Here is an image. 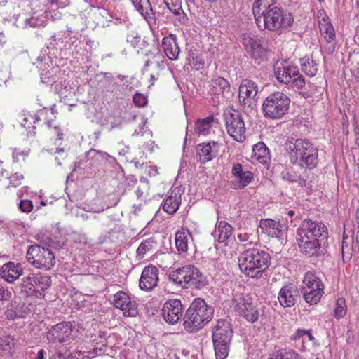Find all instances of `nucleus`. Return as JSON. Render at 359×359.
<instances>
[{"label": "nucleus", "mask_w": 359, "mask_h": 359, "mask_svg": "<svg viewBox=\"0 0 359 359\" xmlns=\"http://www.w3.org/2000/svg\"><path fill=\"white\" fill-rule=\"evenodd\" d=\"M285 151L290 162L302 168L313 170L318 163V149L308 140L288 138Z\"/></svg>", "instance_id": "obj_1"}, {"label": "nucleus", "mask_w": 359, "mask_h": 359, "mask_svg": "<svg viewBox=\"0 0 359 359\" xmlns=\"http://www.w3.org/2000/svg\"><path fill=\"white\" fill-rule=\"evenodd\" d=\"M271 265V256L264 250L252 248L241 253L238 266L248 277L260 278Z\"/></svg>", "instance_id": "obj_2"}, {"label": "nucleus", "mask_w": 359, "mask_h": 359, "mask_svg": "<svg viewBox=\"0 0 359 359\" xmlns=\"http://www.w3.org/2000/svg\"><path fill=\"white\" fill-rule=\"evenodd\" d=\"M213 309L201 298L195 299L184 316V326L189 332L203 327L212 318Z\"/></svg>", "instance_id": "obj_3"}, {"label": "nucleus", "mask_w": 359, "mask_h": 359, "mask_svg": "<svg viewBox=\"0 0 359 359\" xmlns=\"http://www.w3.org/2000/svg\"><path fill=\"white\" fill-rule=\"evenodd\" d=\"M15 285V292L23 297H41L44 296L41 291L48 289L51 285L50 276L39 272L24 273Z\"/></svg>", "instance_id": "obj_4"}, {"label": "nucleus", "mask_w": 359, "mask_h": 359, "mask_svg": "<svg viewBox=\"0 0 359 359\" xmlns=\"http://www.w3.org/2000/svg\"><path fill=\"white\" fill-rule=\"evenodd\" d=\"M169 278L172 283L183 288L201 290L207 285L203 274L195 266L190 264L172 271Z\"/></svg>", "instance_id": "obj_5"}, {"label": "nucleus", "mask_w": 359, "mask_h": 359, "mask_svg": "<svg viewBox=\"0 0 359 359\" xmlns=\"http://www.w3.org/2000/svg\"><path fill=\"white\" fill-rule=\"evenodd\" d=\"M255 18L257 26L261 27L260 23L263 19L264 28L273 32L291 26L294 21L291 13H286L276 6L262 8L259 16Z\"/></svg>", "instance_id": "obj_6"}, {"label": "nucleus", "mask_w": 359, "mask_h": 359, "mask_svg": "<svg viewBox=\"0 0 359 359\" xmlns=\"http://www.w3.org/2000/svg\"><path fill=\"white\" fill-rule=\"evenodd\" d=\"M212 343L217 359H225L229 351L233 338V330L231 323L223 319L217 320L212 331Z\"/></svg>", "instance_id": "obj_7"}, {"label": "nucleus", "mask_w": 359, "mask_h": 359, "mask_svg": "<svg viewBox=\"0 0 359 359\" xmlns=\"http://www.w3.org/2000/svg\"><path fill=\"white\" fill-rule=\"evenodd\" d=\"M290 99L283 92L277 91L270 94L263 102L264 116L271 119H280L287 114Z\"/></svg>", "instance_id": "obj_8"}, {"label": "nucleus", "mask_w": 359, "mask_h": 359, "mask_svg": "<svg viewBox=\"0 0 359 359\" xmlns=\"http://www.w3.org/2000/svg\"><path fill=\"white\" fill-rule=\"evenodd\" d=\"M241 42L251 58L259 63L266 60L269 49L265 39L244 33L241 36Z\"/></svg>", "instance_id": "obj_9"}, {"label": "nucleus", "mask_w": 359, "mask_h": 359, "mask_svg": "<svg viewBox=\"0 0 359 359\" xmlns=\"http://www.w3.org/2000/svg\"><path fill=\"white\" fill-rule=\"evenodd\" d=\"M276 79L285 84H292L299 88L305 85L304 77L299 74L298 68L290 65L287 62H276L273 67Z\"/></svg>", "instance_id": "obj_10"}, {"label": "nucleus", "mask_w": 359, "mask_h": 359, "mask_svg": "<svg viewBox=\"0 0 359 359\" xmlns=\"http://www.w3.org/2000/svg\"><path fill=\"white\" fill-rule=\"evenodd\" d=\"M27 261L36 268L50 269L55 264L51 250L41 245H31L26 255Z\"/></svg>", "instance_id": "obj_11"}, {"label": "nucleus", "mask_w": 359, "mask_h": 359, "mask_svg": "<svg viewBox=\"0 0 359 359\" xmlns=\"http://www.w3.org/2000/svg\"><path fill=\"white\" fill-rule=\"evenodd\" d=\"M234 309L241 316L250 323L257 322L260 316V310L253 304L251 297L243 293L233 295Z\"/></svg>", "instance_id": "obj_12"}, {"label": "nucleus", "mask_w": 359, "mask_h": 359, "mask_svg": "<svg viewBox=\"0 0 359 359\" xmlns=\"http://www.w3.org/2000/svg\"><path fill=\"white\" fill-rule=\"evenodd\" d=\"M226 127L228 134L237 142L245 140L246 128L241 114L238 111L224 114Z\"/></svg>", "instance_id": "obj_13"}, {"label": "nucleus", "mask_w": 359, "mask_h": 359, "mask_svg": "<svg viewBox=\"0 0 359 359\" xmlns=\"http://www.w3.org/2000/svg\"><path fill=\"white\" fill-rule=\"evenodd\" d=\"M297 235L316 236L321 239L327 238V229L322 222L313 221L312 219H304L302 222L297 229Z\"/></svg>", "instance_id": "obj_14"}, {"label": "nucleus", "mask_w": 359, "mask_h": 359, "mask_svg": "<svg viewBox=\"0 0 359 359\" xmlns=\"http://www.w3.org/2000/svg\"><path fill=\"white\" fill-rule=\"evenodd\" d=\"M183 307L179 299H170L167 301L162 309V316L169 324L177 323L182 316Z\"/></svg>", "instance_id": "obj_15"}, {"label": "nucleus", "mask_w": 359, "mask_h": 359, "mask_svg": "<svg viewBox=\"0 0 359 359\" xmlns=\"http://www.w3.org/2000/svg\"><path fill=\"white\" fill-rule=\"evenodd\" d=\"M159 270L154 265L145 266L142 272L139 286L142 290L151 291L158 285Z\"/></svg>", "instance_id": "obj_16"}, {"label": "nucleus", "mask_w": 359, "mask_h": 359, "mask_svg": "<svg viewBox=\"0 0 359 359\" xmlns=\"http://www.w3.org/2000/svg\"><path fill=\"white\" fill-rule=\"evenodd\" d=\"M300 297V292L298 287L292 284L287 283L283 285L278 293V301L283 307H292Z\"/></svg>", "instance_id": "obj_17"}, {"label": "nucleus", "mask_w": 359, "mask_h": 359, "mask_svg": "<svg viewBox=\"0 0 359 359\" xmlns=\"http://www.w3.org/2000/svg\"><path fill=\"white\" fill-rule=\"evenodd\" d=\"M297 241L298 242L300 251L307 257H318L323 254L321 242L318 241H309L308 237L302 235H297Z\"/></svg>", "instance_id": "obj_18"}, {"label": "nucleus", "mask_w": 359, "mask_h": 359, "mask_svg": "<svg viewBox=\"0 0 359 359\" xmlns=\"http://www.w3.org/2000/svg\"><path fill=\"white\" fill-rule=\"evenodd\" d=\"M114 306L121 309L123 314L128 316H135L137 314L136 302L132 301L124 292L120 291L114 294Z\"/></svg>", "instance_id": "obj_19"}, {"label": "nucleus", "mask_w": 359, "mask_h": 359, "mask_svg": "<svg viewBox=\"0 0 359 359\" xmlns=\"http://www.w3.org/2000/svg\"><path fill=\"white\" fill-rule=\"evenodd\" d=\"M258 93L257 85L252 80L243 81L239 87V102L243 106H250Z\"/></svg>", "instance_id": "obj_20"}, {"label": "nucleus", "mask_w": 359, "mask_h": 359, "mask_svg": "<svg viewBox=\"0 0 359 359\" xmlns=\"http://www.w3.org/2000/svg\"><path fill=\"white\" fill-rule=\"evenodd\" d=\"M72 333L71 324L69 322L60 323L55 326L47 332V339L51 342L58 341L64 342L69 339Z\"/></svg>", "instance_id": "obj_21"}, {"label": "nucleus", "mask_w": 359, "mask_h": 359, "mask_svg": "<svg viewBox=\"0 0 359 359\" xmlns=\"http://www.w3.org/2000/svg\"><path fill=\"white\" fill-rule=\"evenodd\" d=\"M196 151L200 157L201 163H205L217 156L219 151V144L214 141L199 144L196 147Z\"/></svg>", "instance_id": "obj_22"}, {"label": "nucleus", "mask_w": 359, "mask_h": 359, "mask_svg": "<svg viewBox=\"0 0 359 359\" xmlns=\"http://www.w3.org/2000/svg\"><path fill=\"white\" fill-rule=\"evenodd\" d=\"M0 275L4 280L12 283L23 275V271L20 264H15L12 262H8L2 266Z\"/></svg>", "instance_id": "obj_23"}, {"label": "nucleus", "mask_w": 359, "mask_h": 359, "mask_svg": "<svg viewBox=\"0 0 359 359\" xmlns=\"http://www.w3.org/2000/svg\"><path fill=\"white\" fill-rule=\"evenodd\" d=\"M259 228L262 233L271 237L280 238L283 235V226L279 222L273 219H262L259 223Z\"/></svg>", "instance_id": "obj_24"}, {"label": "nucleus", "mask_w": 359, "mask_h": 359, "mask_svg": "<svg viewBox=\"0 0 359 359\" xmlns=\"http://www.w3.org/2000/svg\"><path fill=\"white\" fill-rule=\"evenodd\" d=\"M162 46L165 55L170 60H175L178 57L180 50L175 35L170 34L164 37L162 41Z\"/></svg>", "instance_id": "obj_25"}, {"label": "nucleus", "mask_w": 359, "mask_h": 359, "mask_svg": "<svg viewBox=\"0 0 359 359\" xmlns=\"http://www.w3.org/2000/svg\"><path fill=\"white\" fill-rule=\"evenodd\" d=\"M181 203V195L179 193L172 191L165 198L163 204V210L169 214H174L179 209Z\"/></svg>", "instance_id": "obj_26"}, {"label": "nucleus", "mask_w": 359, "mask_h": 359, "mask_svg": "<svg viewBox=\"0 0 359 359\" xmlns=\"http://www.w3.org/2000/svg\"><path fill=\"white\" fill-rule=\"evenodd\" d=\"M191 241H192V236L189 231H177L175 233L176 248L180 253H184L188 250V245Z\"/></svg>", "instance_id": "obj_27"}, {"label": "nucleus", "mask_w": 359, "mask_h": 359, "mask_svg": "<svg viewBox=\"0 0 359 359\" xmlns=\"http://www.w3.org/2000/svg\"><path fill=\"white\" fill-rule=\"evenodd\" d=\"M302 70L309 76H315L318 71V63L313 59V55L311 57H304L300 60Z\"/></svg>", "instance_id": "obj_28"}, {"label": "nucleus", "mask_w": 359, "mask_h": 359, "mask_svg": "<svg viewBox=\"0 0 359 359\" xmlns=\"http://www.w3.org/2000/svg\"><path fill=\"white\" fill-rule=\"evenodd\" d=\"M133 4L145 20L153 18L154 13L149 0H134Z\"/></svg>", "instance_id": "obj_29"}, {"label": "nucleus", "mask_w": 359, "mask_h": 359, "mask_svg": "<svg viewBox=\"0 0 359 359\" xmlns=\"http://www.w3.org/2000/svg\"><path fill=\"white\" fill-rule=\"evenodd\" d=\"M315 287L324 288V284L313 272L309 271L304 275L302 290L315 289Z\"/></svg>", "instance_id": "obj_30"}, {"label": "nucleus", "mask_w": 359, "mask_h": 359, "mask_svg": "<svg viewBox=\"0 0 359 359\" xmlns=\"http://www.w3.org/2000/svg\"><path fill=\"white\" fill-rule=\"evenodd\" d=\"M233 228L225 221L219 222L215 231V237L217 236V240L219 243L226 241L232 234Z\"/></svg>", "instance_id": "obj_31"}, {"label": "nucleus", "mask_w": 359, "mask_h": 359, "mask_svg": "<svg viewBox=\"0 0 359 359\" xmlns=\"http://www.w3.org/2000/svg\"><path fill=\"white\" fill-rule=\"evenodd\" d=\"M319 29L321 35L328 43L334 41L335 39V32L330 22L323 18L322 20L319 21Z\"/></svg>", "instance_id": "obj_32"}, {"label": "nucleus", "mask_w": 359, "mask_h": 359, "mask_svg": "<svg viewBox=\"0 0 359 359\" xmlns=\"http://www.w3.org/2000/svg\"><path fill=\"white\" fill-rule=\"evenodd\" d=\"M302 292L305 301L312 305L317 304L320 300L324 293V288L304 289L302 290Z\"/></svg>", "instance_id": "obj_33"}, {"label": "nucleus", "mask_w": 359, "mask_h": 359, "mask_svg": "<svg viewBox=\"0 0 359 359\" xmlns=\"http://www.w3.org/2000/svg\"><path fill=\"white\" fill-rule=\"evenodd\" d=\"M253 157L262 163H265L269 159V149L263 142L254 145L252 149Z\"/></svg>", "instance_id": "obj_34"}, {"label": "nucleus", "mask_w": 359, "mask_h": 359, "mask_svg": "<svg viewBox=\"0 0 359 359\" xmlns=\"http://www.w3.org/2000/svg\"><path fill=\"white\" fill-rule=\"evenodd\" d=\"M353 237L344 236L341 243V256L344 262L349 261L353 255Z\"/></svg>", "instance_id": "obj_35"}, {"label": "nucleus", "mask_w": 359, "mask_h": 359, "mask_svg": "<svg viewBox=\"0 0 359 359\" xmlns=\"http://www.w3.org/2000/svg\"><path fill=\"white\" fill-rule=\"evenodd\" d=\"M155 244L156 241L152 238H149V239L142 241L137 250V257L139 259H141L144 257V255L147 252H152L154 251Z\"/></svg>", "instance_id": "obj_36"}, {"label": "nucleus", "mask_w": 359, "mask_h": 359, "mask_svg": "<svg viewBox=\"0 0 359 359\" xmlns=\"http://www.w3.org/2000/svg\"><path fill=\"white\" fill-rule=\"evenodd\" d=\"M213 117L209 116L203 119H199L196 122L195 130L199 135H206L210 133Z\"/></svg>", "instance_id": "obj_37"}, {"label": "nucleus", "mask_w": 359, "mask_h": 359, "mask_svg": "<svg viewBox=\"0 0 359 359\" xmlns=\"http://www.w3.org/2000/svg\"><path fill=\"white\" fill-rule=\"evenodd\" d=\"M102 88L107 92H114L118 87L116 79L111 73H103V80L100 81Z\"/></svg>", "instance_id": "obj_38"}, {"label": "nucleus", "mask_w": 359, "mask_h": 359, "mask_svg": "<svg viewBox=\"0 0 359 359\" xmlns=\"http://www.w3.org/2000/svg\"><path fill=\"white\" fill-rule=\"evenodd\" d=\"M48 15L46 11L38 15H33L30 18L26 20V23L32 27L45 26L46 24Z\"/></svg>", "instance_id": "obj_39"}, {"label": "nucleus", "mask_w": 359, "mask_h": 359, "mask_svg": "<svg viewBox=\"0 0 359 359\" xmlns=\"http://www.w3.org/2000/svg\"><path fill=\"white\" fill-rule=\"evenodd\" d=\"M276 1V0H256L252 8L255 18L259 16L262 8H269V6L273 5Z\"/></svg>", "instance_id": "obj_40"}, {"label": "nucleus", "mask_w": 359, "mask_h": 359, "mask_svg": "<svg viewBox=\"0 0 359 359\" xmlns=\"http://www.w3.org/2000/svg\"><path fill=\"white\" fill-rule=\"evenodd\" d=\"M269 359H299L292 351L280 350L270 355Z\"/></svg>", "instance_id": "obj_41"}, {"label": "nucleus", "mask_w": 359, "mask_h": 359, "mask_svg": "<svg viewBox=\"0 0 359 359\" xmlns=\"http://www.w3.org/2000/svg\"><path fill=\"white\" fill-rule=\"evenodd\" d=\"M168 8L175 15L180 16L184 13L181 0H163Z\"/></svg>", "instance_id": "obj_42"}, {"label": "nucleus", "mask_w": 359, "mask_h": 359, "mask_svg": "<svg viewBox=\"0 0 359 359\" xmlns=\"http://www.w3.org/2000/svg\"><path fill=\"white\" fill-rule=\"evenodd\" d=\"M212 82L213 88L216 89L215 93H222L224 90L230 88L229 81L223 77H215Z\"/></svg>", "instance_id": "obj_43"}, {"label": "nucleus", "mask_w": 359, "mask_h": 359, "mask_svg": "<svg viewBox=\"0 0 359 359\" xmlns=\"http://www.w3.org/2000/svg\"><path fill=\"white\" fill-rule=\"evenodd\" d=\"M346 304L344 298H339L336 302L335 308L334 310V316L337 319L343 318L346 313Z\"/></svg>", "instance_id": "obj_44"}, {"label": "nucleus", "mask_w": 359, "mask_h": 359, "mask_svg": "<svg viewBox=\"0 0 359 359\" xmlns=\"http://www.w3.org/2000/svg\"><path fill=\"white\" fill-rule=\"evenodd\" d=\"M283 178L290 182H299V185L302 187H311L309 182H307L306 180H304L299 176H297V175H294L290 172L285 173Z\"/></svg>", "instance_id": "obj_45"}, {"label": "nucleus", "mask_w": 359, "mask_h": 359, "mask_svg": "<svg viewBox=\"0 0 359 359\" xmlns=\"http://www.w3.org/2000/svg\"><path fill=\"white\" fill-rule=\"evenodd\" d=\"M238 178H239V182L241 184L239 187L243 188L251 182L252 178H253V175L251 172L247 171V172H244L242 175H241L238 177Z\"/></svg>", "instance_id": "obj_46"}, {"label": "nucleus", "mask_w": 359, "mask_h": 359, "mask_svg": "<svg viewBox=\"0 0 359 359\" xmlns=\"http://www.w3.org/2000/svg\"><path fill=\"white\" fill-rule=\"evenodd\" d=\"M302 342L304 344L307 340L309 341H313L314 337L312 336L311 333L309 331L305 330H298L297 332L296 339H301Z\"/></svg>", "instance_id": "obj_47"}, {"label": "nucleus", "mask_w": 359, "mask_h": 359, "mask_svg": "<svg viewBox=\"0 0 359 359\" xmlns=\"http://www.w3.org/2000/svg\"><path fill=\"white\" fill-rule=\"evenodd\" d=\"M28 152L25 150H20V149H15L13 153V158L14 162H18L21 160H25Z\"/></svg>", "instance_id": "obj_48"}, {"label": "nucleus", "mask_w": 359, "mask_h": 359, "mask_svg": "<svg viewBox=\"0 0 359 359\" xmlns=\"http://www.w3.org/2000/svg\"><path fill=\"white\" fill-rule=\"evenodd\" d=\"M19 208L22 212L29 213L33 210V204L29 200H22L19 203Z\"/></svg>", "instance_id": "obj_49"}, {"label": "nucleus", "mask_w": 359, "mask_h": 359, "mask_svg": "<svg viewBox=\"0 0 359 359\" xmlns=\"http://www.w3.org/2000/svg\"><path fill=\"white\" fill-rule=\"evenodd\" d=\"M23 178L24 177L22 174L15 173L12 175L9 178L10 184L15 187L20 186Z\"/></svg>", "instance_id": "obj_50"}, {"label": "nucleus", "mask_w": 359, "mask_h": 359, "mask_svg": "<svg viewBox=\"0 0 359 359\" xmlns=\"http://www.w3.org/2000/svg\"><path fill=\"white\" fill-rule=\"evenodd\" d=\"M37 239L40 241V242L47 246H53L55 243L54 241L48 236H46L44 233H39L37 234Z\"/></svg>", "instance_id": "obj_51"}, {"label": "nucleus", "mask_w": 359, "mask_h": 359, "mask_svg": "<svg viewBox=\"0 0 359 359\" xmlns=\"http://www.w3.org/2000/svg\"><path fill=\"white\" fill-rule=\"evenodd\" d=\"M133 102L137 107H143L147 104V99L143 95L136 93L133 97Z\"/></svg>", "instance_id": "obj_52"}, {"label": "nucleus", "mask_w": 359, "mask_h": 359, "mask_svg": "<svg viewBox=\"0 0 359 359\" xmlns=\"http://www.w3.org/2000/svg\"><path fill=\"white\" fill-rule=\"evenodd\" d=\"M11 292L6 287L0 285V300L7 301L11 297Z\"/></svg>", "instance_id": "obj_53"}, {"label": "nucleus", "mask_w": 359, "mask_h": 359, "mask_svg": "<svg viewBox=\"0 0 359 359\" xmlns=\"http://www.w3.org/2000/svg\"><path fill=\"white\" fill-rule=\"evenodd\" d=\"M39 120L40 118L37 116L34 117L32 116H29L28 117H25L23 118L22 121L21 122V126L25 128H29L32 121L35 123L36 121Z\"/></svg>", "instance_id": "obj_54"}, {"label": "nucleus", "mask_w": 359, "mask_h": 359, "mask_svg": "<svg viewBox=\"0 0 359 359\" xmlns=\"http://www.w3.org/2000/svg\"><path fill=\"white\" fill-rule=\"evenodd\" d=\"M244 172H243V166L240 163L236 164L232 169V174L238 177L241 175H242Z\"/></svg>", "instance_id": "obj_55"}, {"label": "nucleus", "mask_w": 359, "mask_h": 359, "mask_svg": "<svg viewBox=\"0 0 359 359\" xmlns=\"http://www.w3.org/2000/svg\"><path fill=\"white\" fill-rule=\"evenodd\" d=\"M52 4H55L58 7L63 8L68 4L67 0H48Z\"/></svg>", "instance_id": "obj_56"}, {"label": "nucleus", "mask_w": 359, "mask_h": 359, "mask_svg": "<svg viewBox=\"0 0 359 359\" xmlns=\"http://www.w3.org/2000/svg\"><path fill=\"white\" fill-rule=\"evenodd\" d=\"M54 129L56 132L57 140H62L63 139V133H62L60 129L58 127H55Z\"/></svg>", "instance_id": "obj_57"}, {"label": "nucleus", "mask_w": 359, "mask_h": 359, "mask_svg": "<svg viewBox=\"0 0 359 359\" xmlns=\"http://www.w3.org/2000/svg\"><path fill=\"white\" fill-rule=\"evenodd\" d=\"M305 236L308 237L309 241L315 240V241H318L322 243L325 240V239H321L320 238H318V236H309V235H306Z\"/></svg>", "instance_id": "obj_58"}, {"label": "nucleus", "mask_w": 359, "mask_h": 359, "mask_svg": "<svg viewBox=\"0 0 359 359\" xmlns=\"http://www.w3.org/2000/svg\"><path fill=\"white\" fill-rule=\"evenodd\" d=\"M137 42H135L133 45L134 47H137L139 43H141V44L144 45L146 43V41L143 39H141L140 36H137L135 38Z\"/></svg>", "instance_id": "obj_59"}, {"label": "nucleus", "mask_w": 359, "mask_h": 359, "mask_svg": "<svg viewBox=\"0 0 359 359\" xmlns=\"http://www.w3.org/2000/svg\"><path fill=\"white\" fill-rule=\"evenodd\" d=\"M238 239H239L241 241H247V240H248V235H247L246 233H244V234H241H241H239V235L238 236Z\"/></svg>", "instance_id": "obj_60"}, {"label": "nucleus", "mask_w": 359, "mask_h": 359, "mask_svg": "<svg viewBox=\"0 0 359 359\" xmlns=\"http://www.w3.org/2000/svg\"><path fill=\"white\" fill-rule=\"evenodd\" d=\"M36 359H44V351L43 349H41L38 353Z\"/></svg>", "instance_id": "obj_61"}, {"label": "nucleus", "mask_w": 359, "mask_h": 359, "mask_svg": "<svg viewBox=\"0 0 359 359\" xmlns=\"http://www.w3.org/2000/svg\"><path fill=\"white\" fill-rule=\"evenodd\" d=\"M92 153H98V154H100L102 155H106L107 154L106 153H102L101 151H96L95 149H91L88 151V154H90Z\"/></svg>", "instance_id": "obj_62"}, {"label": "nucleus", "mask_w": 359, "mask_h": 359, "mask_svg": "<svg viewBox=\"0 0 359 359\" xmlns=\"http://www.w3.org/2000/svg\"><path fill=\"white\" fill-rule=\"evenodd\" d=\"M203 66V64L201 63V62H199V63H197V64L195 65V67L197 69H199L202 68Z\"/></svg>", "instance_id": "obj_63"}, {"label": "nucleus", "mask_w": 359, "mask_h": 359, "mask_svg": "<svg viewBox=\"0 0 359 359\" xmlns=\"http://www.w3.org/2000/svg\"><path fill=\"white\" fill-rule=\"evenodd\" d=\"M294 214H295V212H294V210H290V211H288V212H287V215H288L290 217H292V216H294Z\"/></svg>", "instance_id": "obj_64"}]
</instances>
